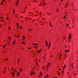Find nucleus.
Segmentation results:
<instances>
[{"instance_id":"obj_1","label":"nucleus","mask_w":78,"mask_h":78,"mask_svg":"<svg viewBox=\"0 0 78 78\" xmlns=\"http://www.w3.org/2000/svg\"><path fill=\"white\" fill-rule=\"evenodd\" d=\"M19 0H18V1H16L15 2V5L16 6H19Z\"/></svg>"},{"instance_id":"obj_2","label":"nucleus","mask_w":78,"mask_h":78,"mask_svg":"<svg viewBox=\"0 0 78 78\" xmlns=\"http://www.w3.org/2000/svg\"><path fill=\"white\" fill-rule=\"evenodd\" d=\"M50 62L48 63L46 66V68L47 70H48V68H49V67H50Z\"/></svg>"},{"instance_id":"obj_3","label":"nucleus","mask_w":78,"mask_h":78,"mask_svg":"<svg viewBox=\"0 0 78 78\" xmlns=\"http://www.w3.org/2000/svg\"><path fill=\"white\" fill-rule=\"evenodd\" d=\"M70 39H71V34H69V42H70Z\"/></svg>"},{"instance_id":"obj_4","label":"nucleus","mask_w":78,"mask_h":78,"mask_svg":"<svg viewBox=\"0 0 78 78\" xmlns=\"http://www.w3.org/2000/svg\"><path fill=\"white\" fill-rule=\"evenodd\" d=\"M30 75H33V69H32L30 71Z\"/></svg>"},{"instance_id":"obj_5","label":"nucleus","mask_w":78,"mask_h":78,"mask_svg":"<svg viewBox=\"0 0 78 78\" xmlns=\"http://www.w3.org/2000/svg\"><path fill=\"white\" fill-rule=\"evenodd\" d=\"M6 67H5V69H4V74H5V72H6Z\"/></svg>"},{"instance_id":"obj_6","label":"nucleus","mask_w":78,"mask_h":78,"mask_svg":"<svg viewBox=\"0 0 78 78\" xmlns=\"http://www.w3.org/2000/svg\"><path fill=\"white\" fill-rule=\"evenodd\" d=\"M23 38L22 41H24V39H25V37L24 36H23Z\"/></svg>"},{"instance_id":"obj_7","label":"nucleus","mask_w":78,"mask_h":78,"mask_svg":"<svg viewBox=\"0 0 78 78\" xmlns=\"http://www.w3.org/2000/svg\"><path fill=\"white\" fill-rule=\"evenodd\" d=\"M33 29H32L31 28H29L28 29V31H31Z\"/></svg>"},{"instance_id":"obj_8","label":"nucleus","mask_w":78,"mask_h":78,"mask_svg":"<svg viewBox=\"0 0 78 78\" xmlns=\"http://www.w3.org/2000/svg\"><path fill=\"white\" fill-rule=\"evenodd\" d=\"M49 45L48 48V49H49V48H50V45H51V42L50 41H49Z\"/></svg>"},{"instance_id":"obj_9","label":"nucleus","mask_w":78,"mask_h":78,"mask_svg":"<svg viewBox=\"0 0 78 78\" xmlns=\"http://www.w3.org/2000/svg\"><path fill=\"white\" fill-rule=\"evenodd\" d=\"M20 73H22V71H23V70L22 69H21V68H20Z\"/></svg>"},{"instance_id":"obj_10","label":"nucleus","mask_w":78,"mask_h":78,"mask_svg":"<svg viewBox=\"0 0 78 78\" xmlns=\"http://www.w3.org/2000/svg\"><path fill=\"white\" fill-rule=\"evenodd\" d=\"M48 75L47 74L45 76L44 78H48Z\"/></svg>"},{"instance_id":"obj_11","label":"nucleus","mask_w":78,"mask_h":78,"mask_svg":"<svg viewBox=\"0 0 78 78\" xmlns=\"http://www.w3.org/2000/svg\"><path fill=\"white\" fill-rule=\"evenodd\" d=\"M41 50H42V49H41L39 51H38V53H41Z\"/></svg>"},{"instance_id":"obj_12","label":"nucleus","mask_w":78,"mask_h":78,"mask_svg":"<svg viewBox=\"0 0 78 78\" xmlns=\"http://www.w3.org/2000/svg\"><path fill=\"white\" fill-rule=\"evenodd\" d=\"M49 25L51 27H52V26H51V22H50V23H49Z\"/></svg>"},{"instance_id":"obj_13","label":"nucleus","mask_w":78,"mask_h":78,"mask_svg":"<svg viewBox=\"0 0 78 78\" xmlns=\"http://www.w3.org/2000/svg\"><path fill=\"white\" fill-rule=\"evenodd\" d=\"M15 42H16V41H13V45H15Z\"/></svg>"},{"instance_id":"obj_14","label":"nucleus","mask_w":78,"mask_h":78,"mask_svg":"<svg viewBox=\"0 0 78 78\" xmlns=\"http://www.w3.org/2000/svg\"><path fill=\"white\" fill-rule=\"evenodd\" d=\"M65 51H66V52H69V51H70L69 50L68 51L67 50H65Z\"/></svg>"},{"instance_id":"obj_15","label":"nucleus","mask_w":78,"mask_h":78,"mask_svg":"<svg viewBox=\"0 0 78 78\" xmlns=\"http://www.w3.org/2000/svg\"><path fill=\"white\" fill-rule=\"evenodd\" d=\"M32 45H38L39 44H34V43H33Z\"/></svg>"},{"instance_id":"obj_16","label":"nucleus","mask_w":78,"mask_h":78,"mask_svg":"<svg viewBox=\"0 0 78 78\" xmlns=\"http://www.w3.org/2000/svg\"><path fill=\"white\" fill-rule=\"evenodd\" d=\"M8 37L9 39V41H11V38L9 36H8Z\"/></svg>"},{"instance_id":"obj_17","label":"nucleus","mask_w":78,"mask_h":78,"mask_svg":"<svg viewBox=\"0 0 78 78\" xmlns=\"http://www.w3.org/2000/svg\"><path fill=\"white\" fill-rule=\"evenodd\" d=\"M20 75V72H18L17 75L16 76H19Z\"/></svg>"},{"instance_id":"obj_18","label":"nucleus","mask_w":78,"mask_h":78,"mask_svg":"<svg viewBox=\"0 0 78 78\" xmlns=\"http://www.w3.org/2000/svg\"><path fill=\"white\" fill-rule=\"evenodd\" d=\"M42 20H45V18H42Z\"/></svg>"},{"instance_id":"obj_19","label":"nucleus","mask_w":78,"mask_h":78,"mask_svg":"<svg viewBox=\"0 0 78 78\" xmlns=\"http://www.w3.org/2000/svg\"><path fill=\"white\" fill-rule=\"evenodd\" d=\"M19 61V58H18V60H17V64H18Z\"/></svg>"},{"instance_id":"obj_20","label":"nucleus","mask_w":78,"mask_h":78,"mask_svg":"<svg viewBox=\"0 0 78 78\" xmlns=\"http://www.w3.org/2000/svg\"><path fill=\"white\" fill-rule=\"evenodd\" d=\"M16 25L17 26V27H18V28L19 27V25L18 24V23H16Z\"/></svg>"},{"instance_id":"obj_21","label":"nucleus","mask_w":78,"mask_h":78,"mask_svg":"<svg viewBox=\"0 0 78 78\" xmlns=\"http://www.w3.org/2000/svg\"><path fill=\"white\" fill-rule=\"evenodd\" d=\"M46 46H47V47H48V46H49V45H50L49 44L48 45V43H46Z\"/></svg>"},{"instance_id":"obj_22","label":"nucleus","mask_w":78,"mask_h":78,"mask_svg":"<svg viewBox=\"0 0 78 78\" xmlns=\"http://www.w3.org/2000/svg\"><path fill=\"white\" fill-rule=\"evenodd\" d=\"M46 53L45 54V55L44 56V58L45 59V60H46V58H45V55H46Z\"/></svg>"},{"instance_id":"obj_23","label":"nucleus","mask_w":78,"mask_h":78,"mask_svg":"<svg viewBox=\"0 0 78 78\" xmlns=\"http://www.w3.org/2000/svg\"><path fill=\"white\" fill-rule=\"evenodd\" d=\"M9 30H11V27H9Z\"/></svg>"},{"instance_id":"obj_24","label":"nucleus","mask_w":78,"mask_h":78,"mask_svg":"<svg viewBox=\"0 0 78 78\" xmlns=\"http://www.w3.org/2000/svg\"><path fill=\"white\" fill-rule=\"evenodd\" d=\"M19 28L20 29H22V28H23V27H22L20 26L19 27Z\"/></svg>"},{"instance_id":"obj_25","label":"nucleus","mask_w":78,"mask_h":78,"mask_svg":"<svg viewBox=\"0 0 78 78\" xmlns=\"http://www.w3.org/2000/svg\"><path fill=\"white\" fill-rule=\"evenodd\" d=\"M66 16H67V11H66Z\"/></svg>"},{"instance_id":"obj_26","label":"nucleus","mask_w":78,"mask_h":78,"mask_svg":"<svg viewBox=\"0 0 78 78\" xmlns=\"http://www.w3.org/2000/svg\"><path fill=\"white\" fill-rule=\"evenodd\" d=\"M35 12H36V13H38L39 12L37 10H35Z\"/></svg>"},{"instance_id":"obj_27","label":"nucleus","mask_w":78,"mask_h":78,"mask_svg":"<svg viewBox=\"0 0 78 78\" xmlns=\"http://www.w3.org/2000/svg\"><path fill=\"white\" fill-rule=\"evenodd\" d=\"M71 66H72V69H73V63H71Z\"/></svg>"},{"instance_id":"obj_28","label":"nucleus","mask_w":78,"mask_h":78,"mask_svg":"<svg viewBox=\"0 0 78 78\" xmlns=\"http://www.w3.org/2000/svg\"><path fill=\"white\" fill-rule=\"evenodd\" d=\"M63 19H66V15H65V16H64Z\"/></svg>"},{"instance_id":"obj_29","label":"nucleus","mask_w":78,"mask_h":78,"mask_svg":"<svg viewBox=\"0 0 78 78\" xmlns=\"http://www.w3.org/2000/svg\"><path fill=\"white\" fill-rule=\"evenodd\" d=\"M3 47L4 48V49H5V45H3Z\"/></svg>"},{"instance_id":"obj_30","label":"nucleus","mask_w":78,"mask_h":78,"mask_svg":"<svg viewBox=\"0 0 78 78\" xmlns=\"http://www.w3.org/2000/svg\"><path fill=\"white\" fill-rule=\"evenodd\" d=\"M2 2H6V0H2Z\"/></svg>"},{"instance_id":"obj_31","label":"nucleus","mask_w":78,"mask_h":78,"mask_svg":"<svg viewBox=\"0 0 78 78\" xmlns=\"http://www.w3.org/2000/svg\"><path fill=\"white\" fill-rule=\"evenodd\" d=\"M21 43L24 44H25V42H21Z\"/></svg>"},{"instance_id":"obj_32","label":"nucleus","mask_w":78,"mask_h":78,"mask_svg":"<svg viewBox=\"0 0 78 78\" xmlns=\"http://www.w3.org/2000/svg\"><path fill=\"white\" fill-rule=\"evenodd\" d=\"M26 11L25 10H24L23 11V13H25V12Z\"/></svg>"},{"instance_id":"obj_33","label":"nucleus","mask_w":78,"mask_h":78,"mask_svg":"<svg viewBox=\"0 0 78 78\" xmlns=\"http://www.w3.org/2000/svg\"><path fill=\"white\" fill-rule=\"evenodd\" d=\"M66 67V65H65L63 68L64 69V68H65Z\"/></svg>"},{"instance_id":"obj_34","label":"nucleus","mask_w":78,"mask_h":78,"mask_svg":"<svg viewBox=\"0 0 78 78\" xmlns=\"http://www.w3.org/2000/svg\"><path fill=\"white\" fill-rule=\"evenodd\" d=\"M31 19H32L31 18H30L29 19L28 18V20H31Z\"/></svg>"},{"instance_id":"obj_35","label":"nucleus","mask_w":78,"mask_h":78,"mask_svg":"<svg viewBox=\"0 0 78 78\" xmlns=\"http://www.w3.org/2000/svg\"><path fill=\"white\" fill-rule=\"evenodd\" d=\"M40 75H41V76H42V73H41V72L40 73Z\"/></svg>"},{"instance_id":"obj_36","label":"nucleus","mask_w":78,"mask_h":78,"mask_svg":"<svg viewBox=\"0 0 78 78\" xmlns=\"http://www.w3.org/2000/svg\"><path fill=\"white\" fill-rule=\"evenodd\" d=\"M15 16L16 17V18H17V14H15Z\"/></svg>"},{"instance_id":"obj_37","label":"nucleus","mask_w":78,"mask_h":78,"mask_svg":"<svg viewBox=\"0 0 78 78\" xmlns=\"http://www.w3.org/2000/svg\"><path fill=\"white\" fill-rule=\"evenodd\" d=\"M45 41L46 44H47L48 43V42H47V41L45 40Z\"/></svg>"},{"instance_id":"obj_38","label":"nucleus","mask_w":78,"mask_h":78,"mask_svg":"<svg viewBox=\"0 0 78 78\" xmlns=\"http://www.w3.org/2000/svg\"><path fill=\"white\" fill-rule=\"evenodd\" d=\"M34 15H35V16H38V15H37H37L34 14Z\"/></svg>"},{"instance_id":"obj_39","label":"nucleus","mask_w":78,"mask_h":78,"mask_svg":"<svg viewBox=\"0 0 78 78\" xmlns=\"http://www.w3.org/2000/svg\"><path fill=\"white\" fill-rule=\"evenodd\" d=\"M14 73H13V75L12 76V77H14Z\"/></svg>"},{"instance_id":"obj_40","label":"nucleus","mask_w":78,"mask_h":78,"mask_svg":"<svg viewBox=\"0 0 78 78\" xmlns=\"http://www.w3.org/2000/svg\"><path fill=\"white\" fill-rule=\"evenodd\" d=\"M43 3H44L45 5H46L45 3V2H44V0H43Z\"/></svg>"},{"instance_id":"obj_41","label":"nucleus","mask_w":78,"mask_h":78,"mask_svg":"<svg viewBox=\"0 0 78 78\" xmlns=\"http://www.w3.org/2000/svg\"><path fill=\"white\" fill-rule=\"evenodd\" d=\"M24 20H21V22H24Z\"/></svg>"},{"instance_id":"obj_42","label":"nucleus","mask_w":78,"mask_h":78,"mask_svg":"<svg viewBox=\"0 0 78 78\" xmlns=\"http://www.w3.org/2000/svg\"><path fill=\"white\" fill-rule=\"evenodd\" d=\"M61 56H62V55H60V56H59V58H61Z\"/></svg>"},{"instance_id":"obj_43","label":"nucleus","mask_w":78,"mask_h":78,"mask_svg":"<svg viewBox=\"0 0 78 78\" xmlns=\"http://www.w3.org/2000/svg\"><path fill=\"white\" fill-rule=\"evenodd\" d=\"M14 11H15V10L14 9H13V14L14 13Z\"/></svg>"},{"instance_id":"obj_44","label":"nucleus","mask_w":78,"mask_h":78,"mask_svg":"<svg viewBox=\"0 0 78 78\" xmlns=\"http://www.w3.org/2000/svg\"><path fill=\"white\" fill-rule=\"evenodd\" d=\"M1 5H3V3L2 2H1Z\"/></svg>"},{"instance_id":"obj_45","label":"nucleus","mask_w":78,"mask_h":78,"mask_svg":"<svg viewBox=\"0 0 78 78\" xmlns=\"http://www.w3.org/2000/svg\"><path fill=\"white\" fill-rule=\"evenodd\" d=\"M67 26L68 27H69V24L68 23L67 24Z\"/></svg>"},{"instance_id":"obj_46","label":"nucleus","mask_w":78,"mask_h":78,"mask_svg":"<svg viewBox=\"0 0 78 78\" xmlns=\"http://www.w3.org/2000/svg\"><path fill=\"white\" fill-rule=\"evenodd\" d=\"M6 19L7 20H8V19H9V17H8L6 18Z\"/></svg>"},{"instance_id":"obj_47","label":"nucleus","mask_w":78,"mask_h":78,"mask_svg":"<svg viewBox=\"0 0 78 78\" xmlns=\"http://www.w3.org/2000/svg\"><path fill=\"white\" fill-rule=\"evenodd\" d=\"M31 48H29L28 49V50H30V49H31Z\"/></svg>"},{"instance_id":"obj_48","label":"nucleus","mask_w":78,"mask_h":78,"mask_svg":"<svg viewBox=\"0 0 78 78\" xmlns=\"http://www.w3.org/2000/svg\"><path fill=\"white\" fill-rule=\"evenodd\" d=\"M66 4H67V6H68V5H69V3H68V2H67V3H66Z\"/></svg>"},{"instance_id":"obj_49","label":"nucleus","mask_w":78,"mask_h":78,"mask_svg":"<svg viewBox=\"0 0 78 78\" xmlns=\"http://www.w3.org/2000/svg\"><path fill=\"white\" fill-rule=\"evenodd\" d=\"M17 37H18V38H19V36L18 35H17Z\"/></svg>"},{"instance_id":"obj_50","label":"nucleus","mask_w":78,"mask_h":78,"mask_svg":"<svg viewBox=\"0 0 78 78\" xmlns=\"http://www.w3.org/2000/svg\"><path fill=\"white\" fill-rule=\"evenodd\" d=\"M0 18H1V19H3V18L2 17H1Z\"/></svg>"},{"instance_id":"obj_51","label":"nucleus","mask_w":78,"mask_h":78,"mask_svg":"<svg viewBox=\"0 0 78 78\" xmlns=\"http://www.w3.org/2000/svg\"><path fill=\"white\" fill-rule=\"evenodd\" d=\"M5 59H6V60L7 61H8V59H7V58H6Z\"/></svg>"},{"instance_id":"obj_52","label":"nucleus","mask_w":78,"mask_h":78,"mask_svg":"<svg viewBox=\"0 0 78 78\" xmlns=\"http://www.w3.org/2000/svg\"><path fill=\"white\" fill-rule=\"evenodd\" d=\"M3 53H6V52L4 51V52H3Z\"/></svg>"},{"instance_id":"obj_53","label":"nucleus","mask_w":78,"mask_h":78,"mask_svg":"<svg viewBox=\"0 0 78 78\" xmlns=\"http://www.w3.org/2000/svg\"><path fill=\"white\" fill-rule=\"evenodd\" d=\"M39 6H41V4H39Z\"/></svg>"},{"instance_id":"obj_54","label":"nucleus","mask_w":78,"mask_h":78,"mask_svg":"<svg viewBox=\"0 0 78 78\" xmlns=\"http://www.w3.org/2000/svg\"><path fill=\"white\" fill-rule=\"evenodd\" d=\"M14 36H15V37H17V36H16V34H15L14 35Z\"/></svg>"},{"instance_id":"obj_55","label":"nucleus","mask_w":78,"mask_h":78,"mask_svg":"<svg viewBox=\"0 0 78 78\" xmlns=\"http://www.w3.org/2000/svg\"><path fill=\"white\" fill-rule=\"evenodd\" d=\"M53 78H58V77H53Z\"/></svg>"},{"instance_id":"obj_56","label":"nucleus","mask_w":78,"mask_h":78,"mask_svg":"<svg viewBox=\"0 0 78 78\" xmlns=\"http://www.w3.org/2000/svg\"><path fill=\"white\" fill-rule=\"evenodd\" d=\"M57 12H58V9H57Z\"/></svg>"},{"instance_id":"obj_57","label":"nucleus","mask_w":78,"mask_h":78,"mask_svg":"<svg viewBox=\"0 0 78 78\" xmlns=\"http://www.w3.org/2000/svg\"><path fill=\"white\" fill-rule=\"evenodd\" d=\"M39 23H42V21H40L39 22Z\"/></svg>"},{"instance_id":"obj_58","label":"nucleus","mask_w":78,"mask_h":78,"mask_svg":"<svg viewBox=\"0 0 78 78\" xmlns=\"http://www.w3.org/2000/svg\"><path fill=\"white\" fill-rule=\"evenodd\" d=\"M42 12H40L39 14H42Z\"/></svg>"},{"instance_id":"obj_59","label":"nucleus","mask_w":78,"mask_h":78,"mask_svg":"<svg viewBox=\"0 0 78 78\" xmlns=\"http://www.w3.org/2000/svg\"><path fill=\"white\" fill-rule=\"evenodd\" d=\"M31 12H29L28 14H30Z\"/></svg>"},{"instance_id":"obj_60","label":"nucleus","mask_w":78,"mask_h":78,"mask_svg":"<svg viewBox=\"0 0 78 78\" xmlns=\"http://www.w3.org/2000/svg\"><path fill=\"white\" fill-rule=\"evenodd\" d=\"M64 71H62V73H64Z\"/></svg>"},{"instance_id":"obj_61","label":"nucleus","mask_w":78,"mask_h":78,"mask_svg":"<svg viewBox=\"0 0 78 78\" xmlns=\"http://www.w3.org/2000/svg\"><path fill=\"white\" fill-rule=\"evenodd\" d=\"M35 2L36 3H38V1H36V2Z\"/></svg>"},{"instance_id":"obj_62","label":"nucleus","mask_w":78,"mask_h":78,"mask_svg":"<svg viewBox=\"0 0 78 78\" xmlns=\"http://www.w3.org/2000/svg\"><path fill=\"white\" fill-rule=\"evenodd\" d=\"M25 19H26V20H27V17H26L25 18Z\"/></svg>"},{"instance_id":"obj_63","label":"nucleus","mask_w":78,"mask_h":78,"mask_svg":"<svg viewBox=\"0 0 78 78\" xmlns=\"http://www.w3.org/2000/svg\"><path fill=\"white\" fill-rule=\"evenodd\" d=\"M29 17H30V15H28Z\"/></svg>"},{"instance_id":"obj_64","label":"nucleus","mask_w":78,"mask_h":78,"mask_svg":"<svg viewBox=\"0 0 78 78\" xmlns=\"http://www.w3.org/2000/svg\"><path fill=\"white\" fill-rule=\"evenodd\" d=\"M76 74H76V73H75V74H74V75H76Z\"/></svg>"}]
</instances>
